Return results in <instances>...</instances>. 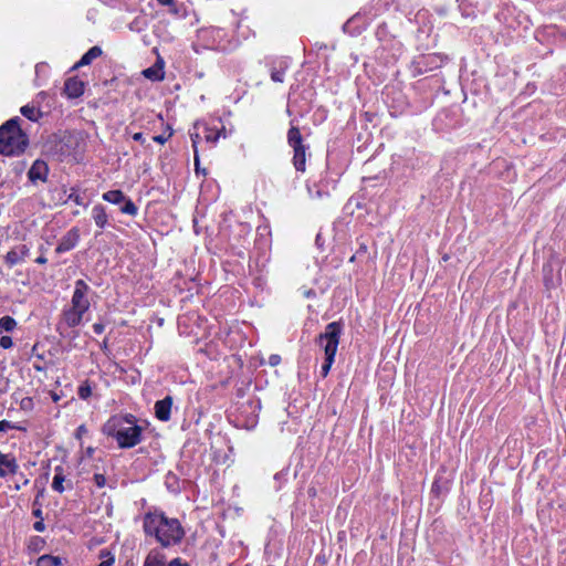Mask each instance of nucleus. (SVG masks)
I'll list each match as a JSON object with an SVG mask.
<instances>
[{"instance_id": "1", "label": "nucleus", "mask_w": 566, "mask_h": 566, "mask_svg": "<svg viewBox=\"0 0 566 566\" xmlns=\"http://www.w3.org/2000/svg\"><path fill=\"white\" fill-rule=\"evenodd\" d=\"M146 535L155 536L163 547L180 543L185 532L177 518H169L164 513H147L143 523Z\"/></svg>"}, {"instance_id": "2", "label": "nucleus", "mask_w": 566, "mask_h": 566, "mask_svg": "<svg viewBox=\"0 0 566 566\" xmlns=\"http://www.w3.org/2000/svg\"><path fill=\"white\" fill-rule=\"evenodd\" d=\"M103 432L116 440L119 448H133L142 441L143 428L135 423V417L114 416L103 426Z\"/></svg>"}, {"instance_id": "3", "label": "nucleus", "mask_w": 566, "mask_h": 566, "mask_svg": "<svg viewBox=\"0 0 566 566\" xmlns=\"http://www.w3.org/2000/svg\"><path fill=\"white\" fill-rule=\"evenodd\" d=\"M29 146V137L22 128V119L10 118L0 126V154L20 156Z\"/></svg>"}, {"instance_id": "4", "label": "nucleus", "mask_w": 566, "mask_h": 566, "mask_svg": "<svg viewBox=\"0 0 566 566\" xmlns=\"http://www.w3.org/2000/svg\"><path fill=\"white\" fill-rule=\"evenodd\" d=\"M90 292L91 287L85 281L77 280L75 282L71 305L62 312V322L67 327H76L82 323L84 314L91 306L87 297Z\"/></svg>"}, {"instance_id": "5", "label": "nucleus", "mask_w": 566, "mask_h": 566, "mask_svg": "<svg viewBox=\"0 0 566 566\" xmlns=\"http://www.w3.org/2000/svg\"><path fill=\"white\" fill-rule=\"evenodd\" d=\"M343 325L340 322H332L316 338V345L324 352L325 357L335 358Z\"/></svg>"}, {"instance_id": "6", "label": "nucleus", "mask_w": 566, "mask_h": 566, "mask_svg": "<svg viewBox=\"0 0 566 566\" xmlns=\"http://www.w3.org/2000/svg\"><path fill=\"white\" fill-rule=\"evenodd\" d=\"M30 255V248L25 244H19L12 248L4 256V261L9 268H13L25 261Z\"/></svg>"}, {"instance_id": "7", "label": "nucleus", "mask_w": 566, "mask_h": 566, "mask_svg": "<svg viewBox=\"0 0 566 566\" xmlns=\"http://www.w3.org/2000/svg\"><path fill=\"white\" fill-rule=\"evenodd\" d=\"M80 241V230L77 228H72L69 230L60 240L55 252L61 254L67 252L76 247Z\"/></svg>"}, {"instance_id": "8", "label": "nucleus", "mask_w": 566, "mask_h": 566, "mask_svg": "<svg viewBox=\"0 0 566 566\" xmlns=\"http://www.w3.org/2000/svg\"><path fill=\"white\" fill-rule=\"evenodd\" d=\"M19 470V464L15 458L10 453H2L0 451V478H6L8 474H15Z\"/></svg>"}, {"instance_id": "9", "label": "nucleus", "mask_w": 566, "mask_h": 566, "mask_svg": "<svg viewBox=\"0 0 566 566\" xmlns=\"http://www.w3.org/2000/svg\"><path fill=\"white\" fill-rule=\"evenodd\" d=\"M172 407V397L166 396L164 399L156 401L155 403V416L160 421H168L170 419V412Z\"/></svg>"}, {"instance_id": "10", "label": "nucleus", "mask_w": 566, "mask_h": 566, "mask_svg": "<svg viewBox=\"0 0 566 566\" xmlns=\"http://www.w3.org/2000/svg\"><path fill=\"white\" fill-rule=\"evenodd\" d=\"M49 168L48 165L43 160H35L31 166L28 177L31 181L35 182L38 180L45 181L48 177Z\"/></svg>"}, {"instance_id": "11", "label": "nucleus", "mask_w": 566, "mask_h": 566, "mask_svg": "<svg viewBox=\"0 0 566 566\" xmlns=\"http://www.w3.org/2000/svg\"><path fill=\"white\" fill-rule=\"evenodd\" d=\"M64 92L70 98L80 97L84 93V83L77 77H70L64 83Z\"/></svg>"}, {"instance_id": "12", "label": "nucleus", "mask_w": 566, "mask_h": 566, "mask_svg": "<svg viewBox=\"0 0 566 566\" xmlns=\"http://www.w3.org/2000/svg\"><path fill=\"white\" fill-rule=\"evenodd\" d=\"M92 217L94 219L95 224L99 229H104L108 222V216L106 213V209L102 205H96L92 209Z\"/></svg>"}, {"instance_id": "13", "label": "nucleus", "mask_w": 566, "mask_h": 566, "mask_svg": "<svg viewBox=\"0 0 566 566\" xmlns=\"http://www.w3.org/2000/svg\"><path fill=\"white\" fill-rule=\"evenodd\" d=\"M103 51L99 46H92L75 64V67L85 66L91 64L95 59L102 55Z\"/></svg>"}, {"instance_id": "14", "label": "nucleus", "mask_w": 566, "mask_h": 566, "mask_svg": "<svg viewBox=\"0 0 566 566\" xmlns=\"http://www.w3.org/2000/svg\"><path fill=\"white\" fill-rule=\"evenodd\" d=\"M294 156H293V165L296 170L298 171H305V164H306V153H305V146L293 148Z\"/></svg>"}, {"instance_id": "15", "label": "nucleus", "mask_w": 566, "mask_h": 566, "mask_svg": "<svg viewBox=\"0 0 566 566\" xmlns=\"http://www.w3.org/2000/svg\"><path fill=\"white\" fill-rule=\"evenodd\" d=\"M20 112L25 118H28L31 122H38L43 115L41 109L33 104H27L22 106Z\"/></svg>"}, {"instance_id": "16", "label": "nucleus", "mask_w": 566, "mask_h": 566, "mask_svg": "<svg viewBox=\"0 0 566 566\" xmlns=\"http://www.w3.org/2000/svg\"><path fill=\"white\" fill-rule=\"evenodd\" d=\"M143 74L146 78L151 80V81H161L165 76L163 65L158 64V63L144 70Z\"/></svg>"}, {"instance_id": "17", "label": "nucleus", "mask_w": 566, "mask_h": 566, "mask_svg": "<svg viewBox=\"0 0 566 566\" xmlns=\"http://www.w3.org/2000/svg\"><path fill=\"white\" fill-rule=\"evenodd\" d=\"M55 471V475L53 478V482H52V489L59 493H62L65 488L63 485L64 481H65V476H64V470L61 465H57L55 467L54 469Z\"/></svg>"}, {"instance_id": "18", "label": "nucleus", "mask_w": 566, "mask_h": 566, "mask_svg": "<svg viewBox=\"0 0 566 566\" xmlns=\"http://www.w3.org/2000/svg\"><path fill=\"white\" fill-rule=\"evenodd\" d=\"M287 142H289V145L292 147V148H297V147H302L304 146L302 144V135H301V132L297 127L295 126H292L289 132H287Z\"/></svg>"}, {"instance_id": "19", "label": "nucleus", "mask_w": 566, "mask_h": 566, "mask_svg": "<svg viewBox=\"0 0 566 566\" xmlns=\"http://www.w3.org/2000/svg\"><path fill=\"white\" fill-rule=\"evenodd\" d=\"M103 200L113 205H120L125 200L126 196L122 190H109L103 193Z\"/></svg>"}, {"instance_id": "20", "label": "nucleus", "mask_w": 566, "mask_h": 566, "mask_svg": "<svg viewBox=\"0 0 566 566\" xmlns=\"http://www.w3.org/2000/svg\"><path fill=\"white\" fill-rule=\"evenodd\" d=\"M144 566H166L165 556L158 552L151 551L147 555Z\"/></svg>"}, {"instance_id": "21", "label": "nucleus", "mask_w": 566, "mask_h": 566, "mask_svg": "<svg viewBox=\"0 0 566 566\" xmlns=\"http://www.w3.org/2000/svg\"><path fill=\"white\" fill-rule=\"evenodd\" d=\"M62 564L61 557L46 554L38 558L35 566H61Z\"/></svg>"}, {"instance_id": "22", "label": "nucleus", "mask_w": 566, "mask_h": 566, "mask_svg": "<svg viewBox=\"0 0 566 566\" xmlns=\"http://www.w3.org/2000/svg\"><path fill=\"white\" fill-rule=\"evenodd\" d=\"M123 206L120 207V211L125 214L135 217L138 213L137 206L129 199L125 198L123 201Z\"/></svg>"}, {"instance_id": "23", "label": "nucleus", "mask_w": 566, "mask_h": 566, "mask_svg": "<svg viewBox=\"0 0 566 566\" xmlns=\"http://www.w3.org/2000/svg\"><path fill=\"white\" fill-rule=\"evenodd\" d=\"M17 327V321L11 316H3L0 318V329L4 332H12Z\"/></svg>"}, {"instance_id": "24", "label": "nucleus", "mask_w": 566, "mask_h": 566, "mask_svg": "<svg viewBox=\"0 0 566 566\" xmlns=\"http://www.w3.org/2000/svg\"><path fill=\"white\" fill-rule=\"evenodd\" d=\"M101 563L97 566H112L115 562V556L107 549L99 552Z\"/></svg>"}, {"instance_id": "25", "label": "nucleus", "mask_w": 566, "mask_h": 566, "mask_svg": "<svg viewBox=\"0 0 566 566\" xmlns=\"http://www.w3.org/2000/svg\"><path fill=\"white\" fill-rule=\"evenodd\" d=\"M77 395L83 400H86L88 397H91V395H92V386H91V384L87 380L83 381L80 385V387L77 389Z\"/></svg>"}, {"instance_id": "26", "label": "nucleus", "mask_w": 566, "mask_h": 566, "mask_svg": "<svg viewBox=\"0 0 566 566\" xmlns=\"http://www.w3.org/2000/svg\"><path fill=\"white\" fill-rule=\"evenodd\" d=\"M205 138L208 143L216 144L220 138V133H216L214 128L206 127Z\"/></svg>"}, {"instance_id": "27", "label": "nucleus", "mask_w": 566, "mask_h": 566, "mask_svg": "<svg viewBox=\"0 0 566 566\" xmlns=\"http://www.w3.org/2000/svg\"><path fill=\"white\" fill-rule=\"evenodd\" d=\"M286 66L281 67L280 70L273 69L271 71V78L274 82L282 83L284 81Z\"/></svg>"}, {"instance_id": "28", "label": "nucleus", "mask_w": 566, "mask_h": 566, "mask_svg": "<svg viewBox=\"0 0 566 566\" xmlns=\"http://www.w3.org/2000/svg\"><path fill=\"white\" fill-rule=\"evenodd\" d=\"M335 358L332 357H325V361L321 367V375L322 377H326L332 368V365L334 364Z\"/></svg>"}, {"instance_id": "29", "label": "nucleus", "mask_w": 566, "mask_h": 566, "mask_svg": "<svg viewBox=\"0 0 566 566\" xmlns=\"http://www.w3.org/2000/svg\"><path fill=\"white\" fill-rule=\"evenodd\" d=\"M308 195L312 199H322L325 195H327L326 191H323L321 189L314 190L312 186H307Z\"/></svg>"}, {"instance_id": "30", "label": "nucleus", "mask_w": 566, "mask_h": 566, "mask_svg": "<svg viewBox=\"0 0 566 566\" xmlns=\"http://www.w3.org/2000/svg\"><path fill=\"white\" fill-rule=\"evenodd\" d=\"M69 200H72L77 206H86V203L84 202V198L81 195L76 193L75 191H72L69 195Z\"/></svg>"}, {"instance_id": "31", "label": "nucleus", "mask_w": 566, "mask_h": 566, "mask_svg": "<svg viewBox=\"0 0 566 566\" xmlns=\"http://www.w3.org/2000/svg\"><path fill=\"white\" fill-rule=\"evenodd\" d=\"M93 480L97 488H104L106 484V478L102 473H95Z\"/></svg>"}, {"instance_id": "32", "label": "nucleus", "mask_w": 566, "mask_h": 566, "mask_svg": "<svg viewBox=\"0 0 566 566\" xmlns=\"http://www.w3.org/2000/svg\"><path fill=\"white\" fill-rule=\"evenodd\" d=\"M0 346L3 348V349H9L13 346V342H12V338L10 336H2L0 338Z\"/></svg>"}, {"instance_id": "33", "label": "nucleus", "mask_w": 566, "mask_h": 566, "mask_svg": "<svg viewBox=\"0 0 566 566\" xmlns=\"http://www.w3.org/2000/svg\"><path fill=\"white\" fill-rule=\"evenodd\" d=\"M160 4L163 6H169L170 7V12L174 13V14H177L178 13V10L177 8L175 7V0H157Z\"/></svg>"}, {"instance_id": "34", "label": "nucleus", "mask_w": 566, "mask_h": 566, "mask_svg": "<svg viewBox=\"0 0 566 566\" xmlns=\"http://www.w3.org/2000/svg\"><path fill=\"white\" fill-rule=\"evenodd\" d=\"M13 428H15V427L10 421H8V420L0 421V432H6Z\"/></svg>"}, {"instance_id": "35", "label": "nucleus", "mask_w": 566, "mask_h": 566, "mask_svg": "<svg viewBox=\"0 0 566 566\" xmlns=\"http://www.w3.org/2000/svg\"><path fill=\"white\" fill-rule=\"evenodd\" d=\"M170 136H171V133L168 136L156 135L153 137V140L156 143H159V144H165Z\"/></svg>"}, {"instance_id": "36", "label": "nucleus", "mask_w": 566, "mask_h": 566, "mask_svg": "<svg viewBox=\"0 0 566 566\" xmlns=\"http://www.w3.org/2000/svg\"><path fill=\"white\" fill-rule=\"evenodd\" d=\"M93 331L95 334L99 335L105 331V326L102 323H95L93 324Z\"/></svg>"}, {"instance_id": "37", "label": "nucleus", "mask_w": 566, "mask_h": 566, "mask_svg": "<svg viewBox=\"0 0 566 566\" xmlns=\"http://www.w3.org/2000/svg\"><path fill=\"white\" fill-rule=\"evenodd\" d=\"M280 361H281V357H280L279 355L273 354V355H271V356L269 357V364H270L271 366H276V365H279V364H280Z\"/></svg>"}, {"instance_id": "38", "label": "nucleus", "mask_w": 566, "mask_h": 566, "mask_svg": "<svg viewBox=\"0 0 566 566\" xmlns=\"http://www.w3.org/2000/svg\"><path fill=\"white\" fill-rule=\"evenodd\" d=\"M33 528L36 531V532H44L45 530V524L43 523V520H40V521H36L34 524H33Z\"/></svg>"}, {"instance_id": "39", "label": "nucleus", "mask_w": 566, "mask_h": 566, "mask_svg": "<svg viewBox=\"0 0 566 566\" xmlns=\"http://www.w3.org/2000/svg\"><path fill=\"white\" fill-rule=\"evenodd\" d=\"M199 138H200L199 134H191V142H192V147H193L195 153L197 151V144H198Z\"/></svg>"}, {"instance_id": "40", "label": "nucleus", "mask_w": 566, "mask_h": 566, "mask_svg": "<svg viewBox=\"0 0 566 566\" xmlns=\"http://www.w3.org/2000/svg\"><path fill=\"white\" fill-rule=\"evenodd\" d=\"M133 139H134L135 142H139V143H142V144H143V143H145V138H144L143 133H135V134L133 135Z\"/></svg>"}, {"instance_id": "41", "label": "nucleus", "mask_w": 566, "mask_h": 566, "mask_svg": "<svg viewBox=\"0 0 566 566\" xmlns=\"http://www.w3.org/2000/svg\"><path fill=\"white\" fill-rule=\"evenodd\" d=\"M195 165H196V171L199 172V169H201V166L199 164L198 151L195 153Z\"/></svg>"}, {"instance_id": "42", "label": "nucleus", "mask_w": 566, "mask_h": 566, "mask_svg": "<svg viewBox=\"0 0 566 566\" xmlns=\"http://www.w3.org/2000/svg\"><path fill=\"white\" fill-rule=\"evenodd\" d=\"M195 165H196V171L199 172V169H201V166L199 164L198 151L195 153Z\"/></svg>"}, {"instance_id": "43", "label": "nucleus", "mask_w": 566, "mask_h": 566, "mask_svg": "<svg viewBox=\"0 0 566 566\" xmlns=\"http://www.w3.org/2000/svg\"><path fill=\"white\" fill-rule=\"evenodd\" d=\"M214 130H216V133H220V138H221V137H222V138H227V132H226L224 126H222L220 129H217V128H216Z\"/></svg>"}, {"instance_id": "44", "label": "nucleus", "mask_w": 566, "mask_h": 566, "mask_svg": "<svg viewBox=\"0 0 566 566\" xmlns=\"http://www.w3.org/2000/svg\"><path fill=\"white\" fill-rule=\"evenodd\" d=\"M35 262H36L38 264H45V263L48 262V260H46V258H45V256L40 255V256H38V258L35 259Z\"/></svg>"}, {"instance_id": "45", "label": "nucleus", "mask_w": 566, "mask_h": 566, "mask_svg": "<svg viewBox=\"0 0 566 566\" xmlns=\"http://www.w3.org/2000/svg\"><path fill=\"white\" fill-rule=\"evenodd\" d=\"M33 515L40 520H43L42 517V510L41 509H36L33 511Z\"/></svg>"}, {"instance_id": "46", "label": "nucleus", "mask_w": 566, "mask_h": 566, "mask_svg": "<svg viewBox=\"0 0 566 566\" xmlns=\"http://www.w3.org/2000/svg\"><path fill=\"white\" fill-rule=\"evenodd\" d=\"M175 565H177V566H188L187 564H182V563H180V562H179V559H174V560L170 563V565H169V566H175Z\"/></svg>"}, {"instance_id": "47", "label": "nucleus", "mask_w": 566, "mask_h": 566, "mask_svg": "<svg viewBox=\"0 0 566 566\" xmlns=\"http://www.w3.org/2000/svg\"><path fill=\"white\" fill-rule=\"evenodd\" d=\"M545 285H546L547 287H549V286L554 285V284H553V281L548 280V279H547V276H545Z\"/></svg>"}, {"instance_id": "48", "label": "nucleus", "mask_w": 566, "mask_h": 566, "mask_svg": "<svg viewBox=\"0 0 566 566\" xmlns=\"http://www.w3.org/2000/svg\"><path fill=\"white\" fill-rule=\"evenodd\" d=\"M312 294H313V292H312V291H308V292H306V293H305V295H306L307 297H310Z\"/></svg>"}]
</instances>
